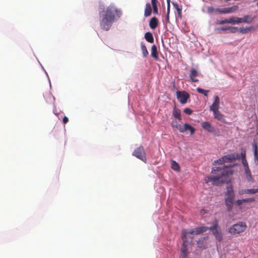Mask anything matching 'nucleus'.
<instances>
[{"label": "nucleus", "instance_id": "f257e3e1", "mask_svg": "<svg viewBox=\"0 0 258 258\" xmlns=\"http://www.w3.org/2000/svg\"><path fill=\"white\" fill-rule=\"evenodd\" d=\"M99 7L101 10L99 12L100 26L102 30L107 31L115 21L120 18L121 12L112 5L105 9H102L101 5Z\"/></svg>", "mask_w": 258, "mask_h": 258}, {"label": "nucleus", "instance_id": "f03ea898", "mask_svg": "<svg viewBox=\"0 0 258 258\" xmlns=\"http://www.w3.org/2000/svg\"><path fill=\"white\" fill-rule=\"evenodd\" d=\"M233 171L231 166L223 165L213 167L212 169V175L206 178V182H212L215 185L226 182L228 176L232 175Z\"/></svg>", "mask_w": 258, "mask_h": 258}, {"label": "nucleus", "instance_id": "7ed1b4c3", "mask_svg": "<svg viewBox=\"0 0 258 258\" xmlns=\"http://www.w3.org/2000/svg\"><path fill=\"white\" fill-rule=\"evenodd\" d=\"M235 194L232 186L227 187L225 193V204L228 212H231L233 208Z\"/></svg>", "mask_w": 258, "mask_h": 258}, {"label": "nucleus", "instance_id": "20e7f679", "mask_svg": "<svg viewBox=\"0 0 258 258\" xmlns=\"http://www.w3.org/2000/svg\"><path fill=\"white\" fill-rule=\"evenodd\" d=\"M247 226L245 222H239L233 225L229 228L228 232L232 234H239L244 232L246 229Z\"/></svg>", "mask_w": 258, "mask_h": 258}, {"label": "nucleus", "instance_id": "39448f33", "mask_svg": "<svg viewBox=\"0 0 258 258\" xmlns=\"http://www.w3.org/2000/svg\"><path fill=\"white\" fill-rule=\"evenodd\" d=\"M171 126L172 127L177 129L180 133H184L186 131H189L190 134L193 135L195 132V128L187 123H185L183 126L178 124L176 120H173L171 122Z\"/></svg>", "mask_w": 258, "mask_h": 258}, {"label": "nucleus", "instance_id": "423d86ee", "mask_svg": "<svg viewBox=\"0 0 258 258\" xmlns=\"http://www.w3.org/2000/svg\"><path fill=\"white\" fill-rule=\"evenodd\" d=\"M208 229L212 232L213 235L219 241L222 240V235L221 232V229L218 225V222L217 220L213 222L212 226L208 227Z\"/></svg>", "mask_w": 258, "mask_h": 258}, {"label": "nucleus", "instance_id": "0eeeda50", "mask_svg": "<svg viewBox=\"0 0 258 258\" xmlns=\"http://www.w3.org/2000/svg\"><path fill=\"white\" fill-rule=\"evenodd\" d=\"M187 231L185 229L182 230L181 232V238L183 240V243L180 249L182 258H186L187 256V249L186 248V242L187 239Z\"/></svg>", "mask_w": 258, "mask_h": 258}, {"label": "nucleus", "instance_id": "6e6552de", "mask_svg": "<svg viewBox=\"0 0 258 258\" xmlns=\"http://www.w3.org/2000/svg\"><path fill=\"white\" fill-rule=\"evenodd\" d=\"M133 155L144 162H146V161L145 150L144 148L141 146L134 150L133 153Z\"/></svg>", "mask_w": 258, "mask_h": 258}, {"label": "nucleus", "instance_id": "1a4fd4ad", "mask_svg": "<svg viewBox=\"0 0 258 258\" xmlns=\"http://www.w3.org/2000/svg\"><path fill=\"white\" fill-rule=\"evenodd\" d=\"M176 97L181 104H185L187 103V99L189 98V95L185 91H177L176 92Z\"/></svg>", "mask_w": 258, "mask_h": 258}, {"label": "nucleus", "instance_id": "9d476101", "mask_svg": "<svg viewBox=\"0 0 258 258\" xmlns=\"http://www.w3.org/2000/svg\"><path fill=\"white\" fill-rule=\"evenodd\" d=\"M202 127L205 131L210 133L215 132V127L212 125L209 121H204L201 124Z\"/></svg>", "mask_w": 258, "mask_h": 258}, {"label": "nucleus", "instance_id": "9b49d317", "mask_svg": "<svg viewBox=\"0 0 258 258\" xmlns=\"http://www.w3.org/2000/svg\"><path fill=\"white\" fill-rule=\"evenodd\" d=\"M208 229V227L206 226L198 227L195 229H192L189 232H187L188 234H200L206 232Z\"/></svg>", "mask_w": 258, "mask_h": 258}, {"label": "nucleus", "instance_id": "f8f14e48", "mask_svg": "<svg viewBox=\"0 0 258 258\" xmlns=\"http://www.w3.org/2000/svg\"><path fill=\"white\" fill-rule=\"evenodd\" d=\"M219 104H220V98L218 96H216L214 97V101L210 107V109L211 111L213 112L217 111L219 108Z\"/></svg>", "mask_w": 258, "mask_h": 258}, {"label": "nucleus", "instance_id": "ddd939ff", "mask_svg": "<svg viewBox=\"0 0 258 258\" xmlns=\"http://www.w3.org/2000/svg\"><path fill=\"white\" fill-rule=\"evenodd\" d=\"M199 76V73L195 69H191L190 71L189 77L190 80L193 82H198L199 79L197 77Z\"/></svg>", "mask_w": 258, "mask_h": 258}, {"label": "nucleus", "instance_id": "4468645a", "mask_svg": "<svg viewBox=\"0 0 258 258\" xmlns=\"http://www.w3.org/2000/svg\"><path fill=\"white\" fill-rule=\"evenodd\" d=\"M213 112L215 118L223 123H226V119L224 118V115L222 114L219 110L215 111Z\"/></svg>", "mask_w": 258, "mask_h": 258}, {"label": "nucleus", "instance_id": "2eb2a0df", "mask_svg": "<svg viewBox=\"0 0 258 258\" xmlns=\"http://www.w3.org/2000/svg\"><path fill=\"white\" fill-rule=\"evenodd\" d=\"M258 29V24L254 26H250L246 28H240L239 29V32L242 34H245L249 32Z\"/></svg>", "mask_w": 258, "mask_h": 258}, {"label": "nucleus", "instance_id": "dca6fc26", "mask_svg": "<svg viewBox=\"0 0 258 258\" xmlns=\"http://www.w3.org/2000/svg\"><path fill=\"white\" fill-rule=\"evenodd\" d=\"M239 20L241 21V23L250 24L253 22L254 17L251 15H244L242 18H240V19Z\"/></svg>", "mask_w": 258, "mask_h": 258}, {"label": "nucleus", "instance_id": "f3484780", "mask_svg": "<svg viewBox=\"0 0 258 258\" xmlns=\"http://www.w3.org/2000/svg\"><path fill=\"white\" fill-rule=\"evenodd\" d=\"M258 192V188L256 189H245L239 191V194L240 195L242 194H254Z\"/></svg>", "mask_w": 258, "mask_h": 258}, {"label": "nucleus", "instance_id": "a211bd4d", "mask_svg": "<svg viewBox=\"0 0 258 258\" xmlns=\"http://www.w3.org/2000/svg\"><path fill=\"white\" fill-rule=\"evenodd\" d=\"M158 24V21L155 17L152 18L149 22V26L152 29H155L157 27Z\"/></svg>", "mask_w": 258, "mask_h": 258}, {"label": "nucleus", "instance_id": "6ab92c4d", "mask_svg": "<svg viewBox=\"0 0 258 258\" xmlns=\"http://www.w3.org/2000/svg\"><path fill=\"white\" fill-rule=\"evenodd\" d=\"M252 148L254 151V161L256 164H258V145L256 143L252 144Z\"/></svg>", "mask_w": 258, "mask_h": 258}, {"label": "nucleus", "instance_id": "aec40b11", "mask_svg": "<svg viewBox=\"0 0 258 258\" xmlns=\"http://www.w3.org/2000/svg\"><path fill=\"white\" fill-rule=\"evenodd\" d=\"M151 55L156 60L159 59L157 47L155 45L152 46Z\"/></svg>", "mask_w": 258, "mask_h": 258}, {"label": "nucleus", "instance_id": "412c9836", "mask_svg": "<svg viewBox=\"0 0 258 258\" xmlns=\"http://www.w3.org/2000/svg\"><path fill=\"white\" fill-rule=\"evenodd\" d=\"M172 114L175 118H177L179 121L181 120V113L179 109L174 107L172 111Z\"/></svg>", "mask_w": 258, "mask_h": 258}, {"label": "nucleus", "instance_id": "4be33fe9", "mask_svg": "<svg viewBox=\"0 0 258 258\" xmlns=\"http://www.w3.org/2000/svg\"><path fill=\"white\" fill-rule=\"evenodd\" d=\"M152 8L150 4L147 3L145 6L144 16L146 17H149L151 15Z\"/></svg>", "mask_w": 258, "mask_h": 258}, {"label": "nucleus", "instance_id": "5701e85b", "mask_svg": "<svg viewBox=\"0 0 258 258\" xmlns=\"http://www.w3.org/2000/svg\"><path fill=\"white\" fill-rule=\"evenodd\" d=\"M222 159H224L225 163L230 162L235 159V156L234 154H229L223 156Z\"/></svg>", "mask_w": 258, "mask_h": 258}, {"label": "nucleus", "instance_id": "b1692460", "mask_svg": "<svg viewBox=\"0 0 258 258\" xmlns=\"http://www.w3.org/2000/svg\"><path fill=\"white\" fill-rule=\"evenodd\" d=\"M238 9L237 6H233L231 7L224 8L225 14H229L236 12Z\"/></svg>", "mask_w": 258, "mask_h": 258}, {"label": "nucleus", "instance_id": "393cba45", "mask_svg": "<svg viewBox=\"0 0 258 258\" xmlns=\"http://www.w3.org/2000/svg\"><path fill=\"white\" fill-rule=\"evenodd\" d=\"M145 38L148 42L153 43L154 42V38L151 32H146L145 34Z\"/></svg>", "mask_w": 258, "mask_h": 258}, {"label": "nucleus", "instance_id": "a878e982", "mask_svg": "<svg viewBox=\"0 0 258 258\" xmlns=\"http://www.w3.org/2000/svg\"><path fill=\"white\" fill-rule=\"evenodd\" d=\"M157 0H151V4L153 7V12L154 14H158Z\"/></svg>", "mask_w": 258, "mask_h": 258}, {"label": "nucleus", "instance_id": "bb28decb", "mask_svg": "<svg viewBox=\"0 0 258 258\" xmlns=\"http://www.w3.org/2000/svg\"><path fill=\"white\" fill-rule=\"evenodd\" d=\"M240 18L237 17H232L229 19V24H235L241 23Z\"/></svg>", "mask_w": 258, "mask_h": 258}, {"label": "nucleus", "instance_id": "cd10ccee", "mask_svg": "<svg viewBox=\"0 0 258 258\" xmlns=\"http://www.w3.org/2000/svg\"><path fill=\"white\" fill-rule=\"evenodd\" d=\"M245 173L246 176V178L248 181L252 180V177L250 172V170L248 167H244Z\"/></svg>", "mask_w": 258, "mask_h": 258}, {"label": "nucleus", "instance_id": "c85d7f7f", "mask_svg": "<svg viewBox=\"0 0 258 258\" xmlns=\"http://www.w3.org/2000/svg\"><path fill=\"white\" fill-rule=\"evenodd\" d=\"M141 49H142V53H143V55L144 57H146L149 53H148V51L147 49V48H146V46H145V45L142 43L141 44Z\"/></svg>", "mask_w": 258, "mask_h": 258}, {"label": "nucleus", "instance_id": "c756f323", "mask_svg": "<svg viewBox=\"0 0 258 258\" xmlns=\"http://www.w3.org/2000/svg\"><path fill=\"white\" fill-rule=\"evenodd\" d=\"M171 168L175 171H178L179 170V166L178 164L175 161H172Z\"/></svg>", "mask_w": 258, "mask_h": 258}, {"label": "nucleus", "instance_id": "7c9ffc66", "mask_svg": "<svg viewBox=\"0 0 258 258\" xmlns=\"http://www.w3.org/2000/svg\"><path fill=\"white\" fill-rule=\"evenodd\" d=\"M197 91L199 93H201V94H204L205 96H207L208 93L209 92V90H204V89H202L201 88H197Z\"/></svg>", "mask_w": 258, "mask_h": 258}, {"label": "nucleus", "instance_id": "2f4dec72", "mask_svg": "<svg viewBox=\"0 0 258 258\" xmlns=\"http://www.w3.org/2000/svg\"><path fill=\"white\" fill-rule=\"evenodd\" d=\"M228 30L232 33H234L237 32L239 31V29L236 27H232V26H229L228 27Z\"/></svg>", "mask_w": 258, "mask_h": 258}, {"label": "nucleus", "instance_id": "473e14b6", "mask_svg": "<svg viewBox=\"0 0 258 258\" xmlns=\"http://www.w3.org/2000/svg\"><path fill=\"white\" fill-rule=\"evenodd\" d=\"M173 6L175 8L179 17H181V9L179 8L177 4H173Z\"/></svg>", "mask_w": 258, "mask_h": 258}, {"label": "nucleus", "instance_id": "72a5a7b5", "mask_svg": "<svg viewBox=\"0 0 258 258\" xmlns=\"http://www.w3.org/2000/svg\"><path fill=\"white\" fill-rule=\"evenodd\" d=\"M224 163H225V162H224V159H222V157L220 159H218L217 160L214 161V162H213V164L215 165L216 163H218L220 165H222Z\"/></svg>", "mask_w": 258, "mask_h": 258}, {"label": "nucleus", "instance_id": "f704fd0d", "mask_svg": "<svg viewBox=\"0 0 258 258\" xmlns=\"http://www.w3.org/2000/svg\"><path fill=\"white\" fill-rule=\"evenodd\" d=\"M243 201L244 203L253 202L255 201V199L254 198H246V199H243Z\"/></svg>", "mask_w": 258, "mask_h": 258}, {"label": "nucleus", "instance_id": "c9c22d12", "mask_svg": "<svg viewBox=\"0 0 258 258\" xmlns=\"http://www.w3.org/2000/svg\"><path fill=\"white\" fill-rule=\"evenodd\" d=\"M235 204L239 207V208L241 209V205L244 203V202L243 201V199L242 200H237L235 201Z\"/></svg>", "mask_w": 258, "mask_h": 258}, {"label": "nucleus", "instance_id": "e433bc0d", "mask_svg": "<svg viewBox=\"0 0 258 258\" xmlns=\"http://www.w3.org/2000/svg\"><path fill=\"white\" fill-rule=\"evenodd\" d=\"M183 112L185 113V114H187L188 115H190L191 114V113H192V110H191L190 108H185L184 110H183Z\"/></svg>", "mask_w": 258, "mask_h": 258}, {"label": "nucleus", "instance_id": "4c0bfd02", "mask_svg": "<svg viewBox=\"0 0 258 258\" xmlns=\"http://www.w3.org/2000/svg\"><path fill=\"white\" fill-rule=\"evenodd\" d=\"M219 24H229V19H226L223 20H222L219 22Z\"/></svg>", "mask_w": 258, "mask_h": 258}, {"label": "nucleus", "instance_id": "58836bf2", "mask_svg": "<svg viewBox=\"0 0 258 258\" xmlns=\"http://www.w3.org/2000/svg\"><path fill=\"white\" fill-rule=\"evenodd\" d=\"M242 163L244 167H248V163L246 161V159H244L242 160Z\"/></svg>", "mask_w": 258, "mask_h": 258}, {"label": "nucleus", "instance_id": "ea45409f", "mask_svg": "<svg viewBox=\"0 0 258 258\" xmlns=\"http://www.w3.org/2000/svg\"><path fill=\"white\" fill-rule=\"evenodd\" d=\"M216 11L218 12L220 14H225V11H224V8L223 9L218 8V9H216Z\"/></svg>", "mask_w": 258, "mask_h": 258}, {"label": "nucleus", "instance_id": "a19ab883", "mask_svg": "<svg viewBox=\"0 0 258 258\" xmlns=\"http://www.w3.org/2000/svg\"><path fill=\"white\" fill-rule=\"evenodd\" d=\"M167 14L170 13V0H167Z\"/></svg>", "mask_w": 258, "mask_h": 258}, {"label": "nucleus", "instance_id": "79ce46f5", "mask_svg": "<svg viewBox=\"0 0 258 258\" xmlns=\"http://www.w3.org/2000/svg\"><path fill=\"white\" fill-rule=\"evenodd\" d=\"M62 121L64 124H66L69 121V119L67 116H64L62 119Z\"/></svg>", "mask_w": 258, "mask_h": 258}, {"label": "nucleus", "instance_id": "37998d69", "mask_svg": "<svg viewBox=\"0 0 258 258\" xmlns=\"http://www.w3.org/2000/svg\"><path fill=\"white\" fill-rule=\"evenodd\" d=\"M218 30H221V31H227L228 30V27H221L220 28H218Z\"/></svg>", "mask_w": 258, "mask_h": 258}, {"label": "nucleus", "instance_id": "c03bdc74", "mask_svg": "<svg viewBox=\"0 0 258 258\" xmlns=\"http://www.w3.org/2000/svg\"><path fill=\"white\" fill-rule=\"evenodd\" d=\"M241 156L242 160L244 159H246L245 153L244 151L243 152L241 153Z\"/></svg>", "mask_w": 258, "mask_h": 258}, {"label": "nucleus", "instance_id": "a18cd8bd", "mask_svg": "<svg viewBox=\"0 0 258 258\" xmlns=\"http://www.w3.org/2000/svg\"><path fill=\"white\" fill-rule=\"evenodd\" d=\"M214 11V9L213 7H208V11L209 12H212Z\"/></svg>", "mask_w": 258, "mask_h": 258}, {"label": "nucleus", "instance_id": "49530a36", "mask_svg": "<svg viewBox=\"0 0 258 258\" xmlns=\"http://www.w3.org/2000/svg\"><path fill=\"white\" fill-rule=\"evenodd\" d=\"M166 19L168 22H169V14H167Z\"/></svg>", "mask_w": 258, "mask_h": 258}]
</instances>
